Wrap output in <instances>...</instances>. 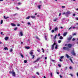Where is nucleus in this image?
Here are the masks:
<instances>
[{
    "label": "nucleus",
    "mask_w": 78,
    "mask_h": 78,
    "mask_svg": "<svg viewBox=\"0 0 78 78\" xmlns=\"http://www.w3.org/2000/svg\"><path fill=\"white\" fill-rule=\"evenodd\" d=\"M9 74H11V73H12V76H14L15 77V76H16V73H15V72H14V70H12V71H9Z\"/></svg>",
    "instance_id": "nucleus-1"
},
{
    "label": "nucleus",
    "mask_w": 78,
    "mask_h": 78,
    "mask_svg": "<svg viewBox=\"0 0 78 78\" xmlns=\"http://www.w3.org/2000/svg\"><path fill=\"white\" fill-rule=\"evenodd\" d=\"M71 53L73 54L74 56H75L76 54L75 53V51H74V49H73L72 50V52H71Z\"/></svg>",
    "instance_id": "nucleus-2"
},
{
    "label": "nucleus",
    "mask_w": 78,
    "mask_h": 78,
    "mask_svg": "<svg viewBox=\"0 0 78 78\" xmlns=\"http://www.w3.org/2000/svg\"><path fill=\"white\" fill-rule=\"evenodd\" d=\"M70 14V12L68 11L66 13L65 15L66 16H68L69 14Z\"/></svg>",
    "instance_id": "nucleus-3"
},
{
    "label": "nucleus",
    "mask_w": 78,
    "mask_h": 78,
    "mask_svg": "<svg viewBox=\"0 0 78 78\" xmlns=\"http://www.w3.org/2000/svg\"><path fill=\"white\" fill-rule=\"evenodd\" d=\"M71 36L70 37H69L67 39V40L69 41H70L72 38V36Z\"/></svg>",
    "instance_id": "nucleus-4"
},
{
    "label": "nucleus",
    "mask_w": 78,
    "mask_h": 78,
    "mask_svg": "<svg viewBox=\"0 0 78 78\" xmlns=\"http://www.w3.org/2000/svg\"><path fill=\"white\" fill-rule=\"evenodd\" d=\"M68 46L69 48H71L72 45L71 44H68Z\"/></svg>",
    "instance_id": "nucleus-5"
},
{
    "label": "nucleus",
    "mask_w": 78,
    "mask_h": 78,
    "mask_svg": "<svg viewBox=\"0 0 78 78\" xmlns=\"http://www.w3.org/2000/svg\"><path fill=\"white\" fill-rule=\"evenodd\" d=\"M11 25H12V27H15L16 25L14 23H11Z\"/></svg>",
    "instance_id": "nucleus-6"
},
{
    "label": "nucleus",
    "mask_w": 78,
    "mask_h": 78,
    "mask_svg": "<svg viewBox=\"0 0 78 78\" xmlns=\"http://www.w3.org/2000/svg\"><path fill=\"white\" fill-rule=\"evenodd\" d=\"M55 42L52 45V47H54V46L56 45V42H55Z\"/></svg>",
    "instance_id": "nucleus-7"
},
{
    "label": "nucleus",
    "mask_w": 78,
    "mask_h": 78,
    "mask_svg": "<svg viewBox=\"0 0 78 78\" xmlns=\"http://www.w3.org/2000/svg\"><path fill=\"white\" fill-rule=\"evenodd\" d=\"M67 32H65L63 34V36H66L67 35Z\"/></svg>",
    "instance_id": "nucleus-8"
},
{
    "label": "nucleus",
    "mask_w": 78,
    "mask_h": 78,
    "mask_svg": "<svg viewBox=\"0 0 78 78\" xmlns=\"http://www.w3.org/2000/svg\"><path fill=\"white\" fill-rule=\"evenodd\" d=\"M57 36V34H55L54 37L53 38L54 40H55L56 39V37Z\"/></svg>",
    "instance_id": "nucleus-9"
},
{
    "label": "nucleus",
    "mask_w": 78,
    "mask_h": 78,
    "mask_svg": "<svg viewBox=\"0 0 78 78\" xmlns=\"http://www.w3.org/2000/svg\"><path fill=\"white\" fill-rule=\"evenodd\" d=\"M25 48H26V49H30V47H29V46H26L25 47Z\"/></svg>",
    "instance_id": "nucleus-10"
},
{
    "label": "nucleus",
    "mask_w": 78,
    "mask_h": 78,
    "mask_svg": "<svg viewBox=\"0 0 78 78\" xmlns=\"http://www.w3.org/2000/svg\"><path fill=\"white\" fill-rule=\"evenodd\" d=\"M9 38V37H6L5 38V41H7V40H8V39Z\"/></svg>",
    "instance_id": "nucleus-11"
},
{
    "label": "nucleus",
    "mask_w": 78,
    "mask_h": 78,
    "mask_svg": "<svg viewBox=\"0 0 78 78\" xmlns=\"http://www.w3.org/2000/svg\"><path fill=\"white\" fill-rule=\"evenodd\" d=\"M30 17H31L32 19H34V18H36V17H35V16H31Z\"/></svg>",
    "instance_id": "nucleus-12"
},
{
    "label": "nucleus",
    "mask_w": 78,
    "mask_h": 78,
    "mask_svg": "<svg viewBox=\"0 0 78 78\" xmlns=\"http://www.w3.org/2000/svg\"><path fill=\"white\" fill-rule=\"evenodd\" d=\"M66 55L67 58H70V56H69V55L68 54H66Z\"/></svg>",
    "instance_id": "nucleus-13"
},
{
    "label": "nucleus",
    "mask_w": 78,
    "mask_h": 78,
    "mask_svg": "<svg viewBox=\"0 0 78 78\" xmlns=\"http://www.w3.org/2000/svg\"><path fill=\"white\" fill-rule=\"evenodd\" d=\"M20 33L21 36H23V33H22V32H20Z\"/></svg>",
    "instance_id": "nucleus-14"
},
{
    "label": "nucleus",
    "mask_w": 78,
    "mask_h": 78,
    "mask_svg": "<svg viewBox=\"0 0 78 78\" xmlns=\"http://www.w3.org/2000/svg\"><path fill=\"white\" fill-rule=\"evenodd\" d=\"M36 39H38V40H39V41H40V39H39L38 37H37V36H36Z\"/></svg>",
    "instance_id": "nucleus-15"
},
{
    "label": "nucleus",
    "mask_w": 78,
    "mask_h": 78,
    "mask_svg": "<svg viewBox=\"0 0 78 78\" xmlns=\"http://www.w3.org/2000/svg\"><path fill=\"white\" fill-rule=\"evenodd\" d=\"M63 39V37L62 36H60V37H59L60 39Z\"/></svg>",
    "instance_id": "nucleus-16"
},
{
    "label": "nucleus",
    "mask_w": 78,
    "mask_h": 78,
    "mask_svg": "<svg viewBox=\"0 0 78 78\" xmlns=\"http://www.w3.org/2000/svg\"><path fill=\"white\" fill-rule=\"evenodd\" d=\"M4 18L5 19H8V18H9V17H6V16H4Z\"/></svg>",
    "instance_id": "nucleus-17"
},
{
    "label": "nucleus",
    "mask_w": 78,
    "mask_h": 78,
    "mask_svg": "<svg viewBox=\"0 0 78 78\" xmlns=\"http://www.w3.org/2000/svg\"><path fill=\"white\" fill-rule=\"evenodd\" d=\"M41 50L43 51L42 52L43 53H44L45 51L44 50V48H42L41 49Z\"/></svg>",
    "instance_id": "nucleus-18"
},
{
    "label": "nucleus",
    "mask_w": 78,
    "mask_h": 78,
    "mask_svg": "<svg viewBox=\"0 0 78 78\" xmlns=\"http://www.w3.org/2000/svg\"><path fill=\"white\" fill-rule=\"evenodd\" d=\"M30 16H28L27 17L26 19L27 20L28 19H30Z\"/></svg>",
    "instance_id": "nucleus-19"
},
{
    "label": "nucleus",
    "mask_w": 78,
    "mask_h": 78,
    "mask_svg": "<svg viewBox=\"0 0 78 78\" xmlns=\"http://www.w3.org/2000/svg\"><path fill=\"white\" fill-rule=\"evenodd\" d=\"M4 50H8V48L7 47H5L4 48Z\"/></svg>",
    "instance_id": "nucleus-20"
},
{
    "label": "nucleus",
    "mask_w": 78,
    "mask_h": 78,
    "mask_svg": "<svg viewBox=\"0 0 78 78\" xmlns=\"http://www.w3.org/2000/svg\"><path fill=\"white\" fill-rule=\"evenodd\" d=\"M66 50H69V48L68 47H66Z\"/></svg>",
    "instance_id": "nucleus-21"
},
{
    "label": "nucleus",
    "mask_w": 78,
    "mask_h": 78,
    "mask_svg": "<svg viewBox=\"0 0 78 78\" xmlns=\"http://www.w3.org/2000/svg\"><path fill=\"white\" fill-rule=\"evenodd\" d=\"M69 60H70L72 63H73V62L72 60V58H70Z\"/></svg>",
    "instance_id": "nucleus-22"
},
{
    "label": "nucleus",
    "mask_w": 78,
    "mask_h": 78,
    "mask_svg": "<svg viewBox=\"0 0 78 78\" xmlns=\"http://www.w3.org/2000/svg\"><path fill=\"white\" fill-rule=\"evenodd\" d=\"M58 48V45L56 44L55 47V49H57Z\"/></svg>",
    "instance_id": "nucleus-23"
},
{
    "label": "nucleus",
    "mask_w": 78,
    "mask_h": 78,
    "mask_svg": "<svg viewBox=\"0 0 78 78\" xmlns=\"http://www.w3.org/2000/svg\"><path fill=\"white\" fill-rule=\"evenodd\" d=\"M58 20V18H56L55 19H54V22H55V21H56V20Z\"/></svg>",
    "instance_id": "nucleus-24"
},
{
    "label": "nucleus",
    "mask_w": 78,
    "mask_h": 78,
    "mask_svg": "<svg viewBox=\"0 0 78 78\" xmlns=\"http://www.w3.org/2000/svg\"><path fill=\"white\" fill-rule=\"evenodd\" d=\"M41 5H38V7L39 9H41Z\"/></svg>",
    "instance_id": "nucleus-25"
},
{
    "label": "nucleus",
    "mask_w": 78,
    "mask_h": 78,
    "mask_svg": "<svg viewBox=\"0 0 78 78\" xmlns=\"http://www.w3.org/2000/svg\"><path fill=\"white\" fill-rule=\"evenodd\" d=\"M63 50H66V47H63Z\"/></svg>",
    "instance_id": "nucleus-26"
},
{
    "label": "nucleus",
    "mask_w": 78,
    "mask_h": 78,
    "mask_svg": "<svg viewBox=\"0 0 78 78\" xmlns=\"http://www.w3.org/2000/svg\"><path fill=\"white\" fill-rule=\"evenodd\" d=\"M30 54L31 55H32L33 54V52H30Z\"/></svg>",
    "instance_id": "nucleus-27"
},
{
    "label": "nucleus",
    "mask_w": 78,
    "mask_h": 78,
    "mask_svg": "<svg viewBox=\"0 0 78 78\" xmlns=\"http://www.w3.org/2000/svg\"><path fill=\"white\" fill-rule=\"evenodd\" d=\"M55 31H57V30H58V28L57 27H56L55 29Z\"/></svg>",
    "instance_id": "nucleus-28"
},
{
    "label": "nucleus",
    "mask_w": 78,
    "mask_h": 78,
    "mask_svg": "<svg viewBox=\"0 0 78 78\" xmlns=\"http://www.w3.org/2000/svg\"><path fill=\"white\" fill-rule=\"evenodd\" d=\"M76 34V33H75L73 34V36H75Z\"/></svg>",
    "instance_id": "nucleus-29"
},
{
    "label": "nucleus",
    "mask_w": 78,
    "mask_h": 78,
    "mask_svg": "<svg viewBox=\"0 0 78 78\" xmlns=\"http://www.w3.org/2000/svg\"><path fill=\"white\" fill-rule=\"evenodd\" d=\"M17 27H16L15 28H14L15 31H16V30H17Z\"/></svg>",
    "instance_id": "nucleus-30"
},
{
    "label": "nucleus",
    "mask_w": 78,
    "mask_h": 78,
    "mask_svg": "<svg viewBox=\"0 0 78 78\" xmlns=\"http://www.w3.org/2000/svg\"><path fill=\"white\" fill-rule=\"evenodd\" d=\"M24 63H27V60H24Z\"/></svg>",
    "instance_id": "nucleus-31"
},
{
    "label": "nucleus",
    "mask_w": 78,
    "mask_h": 78,
    "mask_svg": "<svg viewBox=\"0 0 78 78\" xmlns=\"http://www.w3.org/2000/svg\"><path fill=\"white\" fill-rule=\"evenodd\" d=\"M58 42L59 43V44H60L61 42V40H59L58 41Z\"/></svg>",
    "instance_id": "nucleus-32"
},
{
    "label": "nucleus",
    "mask_w": 78,
    "mask_h": 78,
    "mask_svg": "<svg viewBox=\"0 0 78 78\" xmlns=\"http://www.w3.org/2000/svg\"><path fill=\"white\" fill-rule=\"evenodd\" d=\"M3 23V20H2L1 22V24Z\"/></svg>",
    "instance_id": "nucleus-33"
},
{
    "label": "nucleus",
    "mask_w": 78,
    "mask_h": 78,
    "mask_svg": "<svg viewBox=\"0 0 78 78\" xmlns=\"http://www.w3.org/2000/svg\"><path fill=\"white\" fill-rule=\"evenodd\" d=\"M10 52H12V49H11L10 50Z\"/></svg>",
    "instance_id": "nucleus-34"
},
{
    "label": "nucleus",
    "mask_w": 78,
    "mask_h": 78,
    "mask_svg": "<svg viewBox=\"0 0 78 78\" xmlns=\"http://www.w3.org/2000/svg\"><path fill=\"white\" fill-rule=\"evenodd\" d=\"M51 77H53V74H52V73H51Z\"/></svg>",
    "instance_id": "nucleus-35"
},
{
    "label": "nucleus",
    "mask_w": 78,
    "mask_h": 78,
    "mask_svg": "<svg viewBox=\"0 0 78 78\" xmlns=\"http://www.w3.org/2000/svg\"><path fill=\"white\" fill-rule=\"evenodd\" d=\"M64 58V56H61L60 57V59H62Z\"/></svg>",
    "instance_id": "nucleus-36"
},
{
    "label": "nucleus",
    "mask_w": 78,
    "mask_h": 78,
    "mask_svg": "<svg viewBox=\"0 0 78 78\" xmlns=\"http://www.w3.org/2000/svg\"><path fill=\"white\" fill-rule=\"evenodd\" d=\"M23 58V55L21 54L20 55Z\"/></svg>",
    "instance_id": "nucleus-37"
},
{
    "label": "nucleus",
    "mask_w": 78,
    "mask_h": 78,
    "mask_svg": "<svg viewBox=\"0 0 78 78\" xmlns=\"http://www.w3.org/2000/svg\"><path fill=\"white\" fill-rule=\"evenodd\" d=\"M37 51H38V52H41V50H40V49L37 50Z\"/></svg>",
    "instance_id": "nucleus-38"
},
{
    "label": "nucleus",
    "mask_w": 78,
    "mask_h": 78,
    "mask_svg": "<svg viewBox=\"0 0 78 78\" xmlns=\"http://www.w3.org/2000/svg\"><path fill=\"white\" fill-rule=\"evenodd\" d=\"M54 32H55V30H51L52 33H54Z\"/></svg>",
    "instance_id": "nucleus-39"
},
{
    "label": "nucleus",
    "mask_w": 78,
    "mask_h": 78,
    "mask_svg": "<svg viewBox=\"0 0 78 78\" xmlns=\"http://www.w3.org/2000/svg\"><path fill=\"white\" fill-rule=\"evenodd\" d=\"M75 41V39L74 38H73L72 39V41Z\"/></svg>",
    "instance_id": "nucleus-40"
},
{
    "label": "nucleus",
    "mask_w": 78,
    "mask_h": 78,
    "mask_svg": "<svg viewBox=\"0 0 78 78\" xmlns=\"http://www.w3.org/2000/svg\"><path fill=\"white\" fill-rule=\"evenodd\" d=\"M69 69H72V67L71 66H70L69 67Z\"/></svg>",
    "instance_id": "nucleus-41"
},
{
    "label": "nucleus",
    "mask_w": 78,
    "mask_h": 78,
    "mask_svg": "<svg viewBox=\"0 0 78 78\" xmlns=\"http://www.w3.org/2000/svg\"><path fill=\"white\" fill-rule=\"evenodd\" d=\"M61 16V13H60L58 15V16Z\"/></svg>",
    "instance_id": "nucleus-42"
},
{
    "label": "nucleus",
    "mask_w": 78,
    "mask_h": 78,
    "mask_svg": "<svg viewBox=\"0 0 78 78\" xmlns=\"http://www.w3.org/2000/svg\"><path fill=\"white\" fill-rule=\"evenodd\" d=\"M72 27H70L68 29L69 30H71L72 29Z\"/></svg>",
    "instance_id": "nucleus-43"
},
{
    "label": "nucleus",
    "mask_w": 78,
    "mask_h": 78,
    "mask_svg": "<svg viewBox=\"0 0 78 78\" xmlns=\"http://www.w3.org/2000/svg\"><path fill=\"white\" fill-rule=\"evenodd\" d=\"M27 24H28V25H31V23H30V22L28 23H27Z\"/></svg>",
    "instance_id": "nucleus-44"
},
{
    "label": "nucleus",
    "mask_w": 78,
    "mask_h": 78,
    "mask_svg": "<svg viewBox=\"0 0 78 78\" xmlns=\"http://www.w3.org/2000/svg\"><path fill=\"white\" fill-rule=\"evenodd\" d=\"M63 15H64V14H66V13L65 12H63V13H62Z\"/></svg>",
    "instance_id": "nucleus-45"
},
{
    "label": "nucleus",
    "mask_w": 78,
    "mask_h": 78,
    "mask_svg": "<svg viewBox=\"0 0 78 78\" xmlns=\"http://www.w3.org/2000/svg\"><path fill=\"white\" fill-rule=\"evenodd\" d=\"M58 66H59V67H61V65H59V64L58 65Z\"/></svg>",
    "instance_id": "nucleus-46"
},
{
    "label": "nucleus",
    "mask_w": 78,
    "mask_h": 78,
    "mask_svg": "<svg viewBox=\"0 0 78 78\" xmlns=\"http://www.w3.org/2000/svg\"><path fill=\"white\" fill-rule=\"evenodd\" d=\"M36 74H37V75H39V73L38 72H37L36 73Z\"/></svg>",
    "instance_id": "nucleus-47"
},
{
    "label": "nucleus",
    "mask_w": 78,
    "mask_h": 78,
    "mask_svg": "<svg viewBox=\"0 0 78 78\" xmlns=\"http://www.w3.org/2000/svg\"><path fill=\"white\" fill-rule=\"evenodd\" d=\"M40 59V58H38L37 59V61H39V60Z\"/></svg>",
    "instance_id": "nucleus-48"
},
{
    "label": "nucleus",
    "mask_w": 78,
    "mask_h": 78,
    "mask_svg": "<svg viewBox=\"0 0 78 78\" xmlns=\"http://www.w3.org/2000/svg\"><path fill=\"white\" fill-rule=\"evenodd\" d=\"M62 8H64L66 7H65V6H62Z\"/></svg>",
    "instance_id": "nucleus-49"
},
{
    "label": "nucleus",
    "mask_w": 78,
    "mask_h": 78,
    "mask_svg": "<svg viewBox=\"0 0 78 78\" xmlns=\"http://www.w3.org/2000/svg\"><path fill=\"white\" fill-rule=\"evenodd\" d=\"M60 78H62V76L61 75H60Z\"/></svg>",
    "instance_id": "nucleus-50"
},
{
    "label": "nucleus",
    "mask_w": 78,
    "mask_h": 78,
    "mask_svg": "<svg viewBox=\"0 0 78 78\" xmlns=\"http://www.w3.org/2000/svg\"><path fill=\"white\" fill-rule=\"evenodd\" d=\"M60 35H61V34H58V36H60Z\"/></svg>",
    "instance_id": "nucleus-51"
},
{
    "label": "nucleus",
    "mask_w": 78,
    "mask_h": 78,
    "mask_svg": "<svg viewBox=\"0 0 78 78\" xmlns=\"http://www.w3.org/2000/svg\"><path fill=\"white\" fill-rule=\"evenodd\" d=\"M34 55H33V57H32V59H34Z\"/></svg>",
    "instance_id": "nucleus-52"
},
{
    "label": "nucleus",
    "mask_w": 78,
    "mask_h": 78,
    "mask_svg": "<svg viewBox=\"0 0 78 78\" xmlns=\"http://www.w3.org/2000/svg\"><path fill=\"white\" fill-rule=\"evenodd\" d=\"M56 73H57V74L58 75V74H59V72H56Z\"/></svg>",
    "instance_id": "nucleus-53"
},
{
    "label": "nucleus",
    "mask_w": 78,
    "mask_h": 78,
    "mask_svg": "<svg viewBox=\"0 0 78 78\" xmlns=\"http://www.w3.org/2000/svg\"><path fill=\"white\" fill-rule=\"evenodd\" d=\"M18 5H20L21 4V3H20V2H19L18 3Z\"/></svg>",
    "instance_id": "nucleus-54"
},
{
    "label": "nucleus",
    "mask_w": 78,
    "mask_h": 78,
    "mask_svg": "<svg viewBox=\"0 0 78 78\" xmlns=\"http://www.w3.org/2000/svg\"><path fill=\"white\" fill-rule=\"evenodd\" d=\"M17 14V13L15 14H14V16H16Z\"/></svg>",
    "instance_id": "nucleus-55"
},
{
    "label": "nucleus",
    "mask_w": 78,
    "mask_h": 78,
    "mask_svg": "<svg viewBox=\"0 0 78 78\" xmlns=\"http://www.w3.org/2000/svg\"><path fill=\"white\" fill-rule=\"evenodd\" d=\"M17 25V26H18V27H19V26H20V24H18Z\"/></svg>",
    "instance_id": "nucleus-56"
},
{
    "label": "nucleus",
    "mask_w": 78,
    "mask_h": 78,
    "mask_svg": "<svg viewBox=\"0 0 78 78\" xmlns=\"http://www.w3.org/2000/svg\"><path fill=\"white\" fill-rule=\"evenodd\" d=\"M75 16V14L74 13V14H73V16Z\"/></svg>",
    "instance_id": "nucleus-57"
},
{
    "label": "nucleus",
    "mask_w": 78,
    "mask_h": 78,
    "mask_svg": "<svg viewBox=\"0 0 78 78\" xmlns=\"http://www.w3.org/2000/svg\"><path fill=\"white\" fill-rule=\"evenodd\" d=\"M52 50H53L54 49V47H52Z\"/></svg>",
    "instance_id": "nucleus-58"
},
{
    "label": "nucleus",
    "mask_w": 78,
    "mask_h": 78,
    "mask_svg": "<svg viewBox=\"0 0 78 78\" xmlns=\"http://www.w3.org/2000/svg\"><path fill=\"white\" fill-rule=\"evenodd\" d=\"M47 59V57H45V59Z\"/></svg>",
    "instance_id": "nucleus-59"
},
{
    "label": "nucleus",
    "mask_w": 78,
    "mask_h": 78,
    "mask_svg": "<svg viewBox=\"0 0 78 78\" xmlns=\"http://www.w3.org/2000/svg\"><path fill=\"white\" fill-rule=\"evenodd\" d=\"M1 34H3V32H1Z\"/></svg>",
    "instance_id": "nucleus-60"
},
{
    "label": "nucleus",
    "mask_w": 78,
    "mask_h": 78,
    "mask_svg": "<svg viewBox=\"0 0 78 78\" xmlns=\"http://www.w3.org/2000/svg\"><path fill=\"white\" fill-rule=\"evenodd\" d=\"M37 60H35L34 62H37Z\"/></svg>",
    "instance_id": "nucleus-61"
},
{
    "label": "nucleus",
    "mask_w": 78,
    "mask_h": 78,
    "mask_svg": "<svg viewBox=\"0 0 78 78\" xmlns=\"http://www.w3.org/2000/svg\"><path fill=\"white\" fill-rule=\"evenodd\" d=\"M76 75H77V76H78V72L77 73Z\"/></svg>",
    "instance_id": "nucleus-62"
},
{
    "label": "nucleus",
    "mask_w": 78,
    "mask_h": 78,
    "mask_svg": "<svg viewBox=\"0 0 78 78\" xmlns=\"http://www.w3.org/2000/svg\"><path fill=\"white\" fill-rule=\"evenodd\" d=\"M32 78H36V77L33 76H32Z\"/></svg>",
    "instance_id": "nucleus-63"
},
{
    "label": "nucleus",
    "mask_w": 78,
    "mask_h": 78,
    "mask_svg": "<svg viewBox=\"0 0 78 78\" xmlns=\"http://www.w3.org/2000/svg\"><path fill=\"white\" fill-rule=\"evenodd\" d=\"M76 20H78V18H76Z\"/></svg>",
    "instance_id": "nucleus-64"
}]
</instances>
